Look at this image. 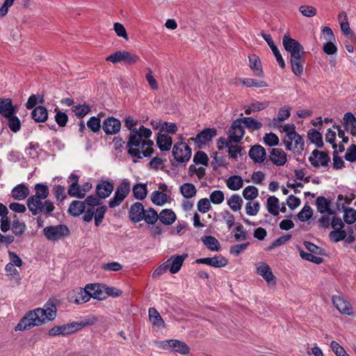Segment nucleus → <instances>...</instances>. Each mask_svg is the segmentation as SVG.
<instances>
[{
    "label": "nucleus",
    "mask_w": 356,
    "mask_h": 356,
    "mask_svg": "<svg viewBox=\"0 0 356 356\" xmlns=\"http://www.w3.org/2000/svg\"><path fill=\"white\" fill-rule=\"evenodd\" d=\"M289 116L290 108L284 106L278 111L277 117L273 119L271 124L275 127H280V122L286 120Z\"/></svg>",
    "instance_id": "36"
},
{
    "label": "nucleus",
    "mask_w": 356,
    "mask_h": 356,
    "mask_svg": "<svg viewBox=\"0 0 356 356\" xmlns=\"http://www.w3.org/2000/svg\"><path fill=\"white\" fill-rule=\"evenodd\" d=\"M249 156L254 162L261 163L266 159V152L262 146L257 145L250 149Z\"/></svg>",
    "instance_id": "25"
},
{
    "label": "nucleus",
    "mask_w": 356,
    "mask_h": 356,
    "mask_svg": "<svg viewBox=\"0 0 356 356\" xmlns=\"http://www.w3.org/2000/svg\"><path fill=\"white\" fill-rule=\"evenodd\" d=\"M240 81L243 85L249 88H266L268 86L266 81H257L256 79L250 78L240 79Z\"/></svg>",
    "instance_id": "48"
},
{
    "label": "nucleus",
    "mask_w": 356,
    "mask_h": 356,
    "mask_svg": "<svg viewBox=\"0 0 356 356\" xmlns=\"http://www.w3.org/2000/svg\"><path fill=\"white\" fill-rule=\"evenodd\" d=\"M131 184L127 179L123 180L118 186L114 196L109 201V207L114 208L119 206L129 193Z\"/></svg>",
    "instance_id": "8"
},
{
    "label": "nucleus",
    "mask_w": 356,
    "mask_h": 356,
    "mask_svg": "<svg viewBox=\"0 0 356 356\" xmlns=\"http://www.w3.org/2000/svg\"><path fill=\"white\" fill-rule=\"evenodd\" d=\"M42 198L29 197L27 200V207L32 215L36 216L39 213H44L45 215H51L55 209L54 203L46 200L44 202Z\"/></svg>",
    "instance_id": "3"
},
{
    "label": "nucleus",
    "mask_w": 356,
    "mask_h": 356,
    "mask_svg": "<svg viewBox=\"0 0 356 356\" xmlns=\"http://www.w3.org/2000/svg\"><path fill=\"white\" fill-rule=\"evenodd\" d=\"M156 346L163 350H170L173 352L186 355L189 352V347L187 344L179 340L168 339L155 342Z\"/></svg>",
    "instance_id": "7"
},
{
    "label": "nucleus",
    "mask_w": 356,
    "mask_h": 356,
    "mask_svg": "<svg viewBox=\"0 0 356 356\" xmlns=\"http://www.w3.org/2000/svg\"><path fill=\"white\" fill-rule=\"evenodd\" d=\"M343 124L345 129L356 138V118L352 113L348 112L344 114Z\"/></svg>",
    "instance_id": "23"
},
{
    "label": "nucleus",
    "mask_w": 356,
    "mask_h": 356,
    "mask_svg": "<svg viewBox=\"0 0 356 356\" xmlns=\"http://www.w3.org/2000/svg\"><path fill=\"white\" fill-rule=\"evenodd\" d=\"M202 241L204 245L211 251L218 252L220 250V244L214 236H203L202 237Z\"/></svg>",
    "instance_id": "39"
},
{
    "label": "nucleus",
    "mask_w": 356,
    "mask_h": 356,
    "mask_svg": "<svg viewBox=\"0 0 356 356\" xmlns=\"http://www.w3.org/2000/svg\"><path fill=\"white\" fill-rule=\"evenodd\" d=\"M96 321L97 318L95 317H92V321L90 322L81 323L74 322L70 324L54 326L49 330V335L51 337H55L58 335H67L79 330L83 326L92 325Z\"/></svg>",
    "instance_id": "5"
},
{
    "label": "nucleus",
    "mask_w": 356,
    "mask_h": 356,
    "mask_svg": "<svg viewBox=\"0 0 356 356\" xmlns=\"http://www.w3.org/2000/svg\"><path fill=\"white\" fill-rule=\"evenodd\" d=\"M270 159L273 164L282 166L287 161L286 153L281 148L272 149L270 154Z\"/></svg>",
    "instance_id": "21"
},
{
    "label": "nucleus",
    "mask_w": 356,
    "mask_h": 356,
    "mask_svg": "<svg viewBox=\"0 0 356 356\" xmlns=\"http://www.w3.org/2000/svg\"><path fill=\"white\" fill-rule=\"evenodd\" d=\"M15 108L10 99L0 98V114L4 117L14 114Z\"/></svg>",
    "instance_id": "32"
},
{
    "label": "nucleus",
    "mask_w": 356,
    "mask_h": 356,
    "mask_svg": "<svg viewBox=\"0 0 356 356\" xmlns=\"http://www.w3.org/2000/svg\"><path fill=\"white\" fill-rule=\"evenodd\" d=\"M217 135L216 129H205L199 133L194 138L195 143L204 144L212 140Z\"/></svg>",
    "instance_id": "24"
},
{
    "label": "nucleus",
    "mask_w": 356,
    "mask_h": 356,
    "mask_svg": "<svg viewBox=\"0 0 356 356\" xmlns=\"http://www.w3.org/2000/svg\"><path fill=\"white\" fill-rule=\"evenodd\" d=\"M309 160L311 164L315 167L326 166L330 161V157L327 153L315 149L312 152Z\"/></svg>",
    "instance_id": "16"
},
{
    "label": "nucleus",
    "mask_w": 356,
    "mask_h": 356,
    "mask_svg": "<svg viewBox=\"0 0 356 356\" xmlns=\"http://www.w3.org/2000/svg\"><path fill=\"white\" fill-rule=\"evenodd\" d=\"M330 347L337 356H350L344 348L335 341L330 343Z\"/></svg>",
    "instance_id": "64"
},
{
    "label": "nucleus",
    "mask_w": 356,
    "mask_h": 356,
    "mask_svg": "<svg viewBox=\"0 0 356 356\" xmlns=\"http://www.w3.org/2000/svg\"><path fill=\"white\" fill-rule=\"evenodd\" d=\"M34 188L35 191V194L31 196L30 197L46 199L49 194V188L45 184H37L35 185Z\"/></svg>",
    "instance_id": "44"
},
{
    "label": "nucleus",
    "mask_w": 356,
    "mask_h": 356,
    "mask_svg": "<svg viewBox=\"0 0 356 356\" xmlns=\"http://www.w3.org/2000/svg\"><path fill=\"white\" fill-rule=\"evenodd\" d=\"M90 111V106L86 104H79L73 107V112L77 118H81L86 115Z\"/></svg>",
    "instance_id": "56"
},
{
    "label": "nucleus",
    "mask_w": 356,
    "mask_h": 356,
    "mask_svg": "<svg viewBox=\"0 0 356 356\" xmlns=\"http://www.w3.org/2000/svg\"><path fill=\"white\" fill-rule=\"evenodd\" d=\"M176 214L171 209H163L159 215L160 221L166 225H172L176 220Z\"/></svg>",
    "instance_id": "33"
},
{
    "label": "nucleus",
    "mask_w": 356,
    "mask_h": 356,
    "mask_svg": "<svg viewBox=\"0 0 356 356\" xmlns=\"http://www.w3.org/2000/svg\"><path fill=\"white\" fill-rule=\"evenodd\" d=\"M260 209L259 202H248L245 207V213L250 216H256Z\"/></svg>",
    "instance_id": "53"
},
{
    "label": "nucleus",
    "mask_w": 356,
    "mask_h": 356,
    "mask_svg": "<svg viewBox=\"0 0 356 356\" xmlns=\"http://www.w3.org/2000/svg\"><path fill=\"white\" fill-rule=\"evenodd\" d=\"M172 154L177 162L184 163L190 160L192 152L190 147L181 141L174 145Z\"/></svg>",
    "instance_id": "10"
},
{
    "label": "nucleus",
    "mask_w": 356,
    "mask_h": 356,
    "mask_svg": "<svg viewBox=\"0 0 356 356\" xmlns=\"http://www.w3.org/2000/svg\"><path fill=\"white\" fill-rule=\"evenodd\" d=\"M300 13L305 17H312L316 15V9L312 6L302 5L299 7Z\"/></svg>",
    "instance_id": "61"
},
{
    "label": "nucleus",
    "mask_w": 356,
    "mask_h": 356,
    "mask_svg": "<svg viewBox=\"0 0 356 356\" xmlns=\"http://www.w3.org/2000/svg\"><path fill=\"white\" fill-rule=\"evenodd\" d=\"M43 233L48 240L58 241L64 237L68 236L70 232L66 225H58L45 227L43 230Z\"/></svg>",
    "instance_id": "9"
},
{
    "label": "nucleus",
    "mask_w": 356,
    "mask_h": 356,
    "mask_svg": "<svg viewBox=\"0 0 356 356\" xmlns=\"http://www.w3.org/2000/svg\"><path fill=\"white\" fill-rule=\"evenodd\" d=\"M67 193L71 197H75L77 198H83L85 197L84 193L76 183H72L70 186Z\"/></svg>",
    "instance_id": "55"
},
{
    "label": "nucleus",
    "mask_w": 356,
    "mask_h": 356,
    "mask_svg": "<svg viewBox=\"0 0 356 356\" xmlns=\"http://www.w3.org/2000/svg\"><path fill=\"white\" fill-rule=\"evenodd\" d=\"M149 318L153 325L158 327H164L165 323L155 308L151 307L149 309Z\"/></svg>",
    "instance_id": "40"
},
{
    "label": "nucleus",
    "mask_w": 356,
    "mask_h": 356,
    "mask_svg": "<svg viewBox=\"0 0 356 356\" xmlns=\"http://www.w3.org/2000/svg\"><path fill=\"white\" fill-rule=\"evenodd\" d=\"M5 118L8 119V125L12 131L16 133L20 129V120L17 116L11 114L10 116H6Z\"/></svg>",
    "instance_id": "52"
},
{
    "label": "nucleus",
    "mask_w": 356,
    "mask_h": 356,
    "mask_svg": "<svg viewBox=\"0 0 356 356\" xmlns=\"http://www.w3.org/2000/svg\"><path fill=\"white\" fill-rule=\"evenodd\" d=\"M186 257L187 254L171 256L165 261V264L168 265V269H169L172 274L178 273Z\"/></svg>",
    "instance_id": "17"
},
{
    "label": "nucleus",
    "mask_w": 356,
    "mask_h": 356,
    "mask_svg": "<svg viewBox=\"0 0 356 356\" xmlns=\"http://www.w3.org/2000/svg\"><path fill=\"white\" fill-rule=\"evenodd\" d=\"M264 143L270 147L279 144L280 140L277 136L273 133L266 134L264 137Z\"/></svg>",
    "instance_id": "63"
},
{
    "label": "nucleus",
    "mask_w": 356,
    "mask_h": 356,
    "mask_svg": "<svg viewBox=\"0 0 356 356\" xmlns=\"http://www.w3.org/2000/svg\"><path fill=\"white\" fill-rule=\"evenodd\" d=\"M256 273L261 275L268 284H275L276 279L269 265L264 262L256 264Z\"/></svg>",
    "instance_id": "14"
},
{
    "label": "nucleus",
    "mask_w": 356,
    "mask_h": 356,
    "mask_svg": "<svg viewBox=\"0 0 356 356\" xmlns=\"http://www.w3.org/2000/svg\"><path fill=\"white\" fill-rule=\"evenodd\" d=\"M156 143L161 151H168L172 147V139L167 134H159L156 138Z\"/></svg>",
    "instance_id": "30"
},
{
    "label": "nucleus",
    "mask_w": 356,
    "mask_h": 356,
    "mask_svg": "<svg viewBox=\"0 0 356 356\" xmlns=\"http://www.w3.org/2000/svg\"><path fill=\"white\" fill-rule=\"evenodd\" d=\"M242 194L246 200L250 202L258 197L259 190L254 186H248L243 190Z\"/></svg>",
    "instance_id": "47"
},
{
    "label": "nucleus",
    "mask_w": 356,
    "mask_h": 356,
    "mask_svg": "<svg viewBox=\"0 0 356 356\" xmlns=\"http://www.w3.org/2000/svg\"><path fill=\"white\" fill-rule=\"evenodd\" d=\"M226 185L227 188L232 191H238L242 188L243 180L238 175L231 176L227 179Z\"/></svg>",
    "instance_id": "41"
},
{
    "label": "nucleus",
    "mask_w": 356,
    "mask_h": 356,
    "mask_svg": "<svg viewBox=\"0 0 356 356\" xmlns=\"http://www.w3.org/2000/svg\"><path fill=\"white\" fill-rule=\"evenodd\" d=\"M209 200L214 204H220L225 200V195L222 191L216 190L209 196Z\"/></svg>",
    "instance_id": "58"
},
{
    "label": "nucleus",
    "mask_w": 356,
    "mask_h": 356,
    "mask_svg": "<svg viewBox=\"0 0 356 356\" xmlns=\"http://www.w3.org/2000/svg\"><path fill=\"white\" fill-rule=\"evenodd\" d=\"M283 46L290 53L291 57L303 56L305 54L302 46L287 35L283 37Z\"/></svg>",
    "instance_id": "11"
},
{
    "label": "nucleus",
    "mask_w": 356,
    "mask_h": 356,
    "mask_svg": "<svg viewBox=\"0 0 356 356\" xmlns=\"http://www.w3.org/2000/svg\"><path fill=\"white\" fill-rule=\"evenodd\" d=\"M179 188L185 199H193L196 196L197 188L193 184L186 182L180 185Z\"/></svg>",
    "instance_id": "27"
},
{
    "label": "nucleus",
    "mask_w": 356,
    "mask_h": 356,
    "mask_svg": "<svg viewBox=\"0 0 356 356\" xmlns=\"http://www.w3.org/2000/svg\"><path fill=\"white\" fill-rule=\"evenodd\" d=\"M113 191V184L108 181H104L100 184H97L96 186V193L99 197L100 198H106L108 197Z\"/></svg>",
    "instance_id": "26"
},
{
    "label": "nucleus",
    "mask_w": 356,
    "mask_h": 356,
    "mask_svg": "<svg viewBox=\"0 0 356 356\" xmlns=\"http://www.w3.org/2000/svg\"><path fill=\"white\" fill-rule=\"evenodd\" d=\"M33 119L38 122H44L47 120L48 112L45 107L39 106L35 107L32 111Z\"/></svg>",
    "instance_id": "37"
},
{
    "label": "nucleus",
    "mask_w": 356,
    "mask_h": 356,
    "mask_svg": "<svg viewBox=\"0 0 356 356\" xmlns=\"http://www.w3.org/2000/svg\"><path fill=\"white\" fill-rule=\"evenodd\" d=\"M90 300V296L88 294L86 288L74 291L69 295L70 302L76 305L86 303Z\"/></svg>",
    "instance_id": "19"
},
{
    "label": "nucleus",
    "mask_w": 356,
    "mask_h": 356,
    "mask_svg": "<svg viewBox=\"0 0 356 356\" xmlns=\"http://www.w3.org/2000/svg\"><path fill=\"white\" fill-rule=\"evenodd\" d=\"M267 210L273 215L277 216L280 213L279 200L275 196H270L267 200Z\"/></svg>",
    "instance_id": "43"
},
{
    "label": "nucleus",
    "mask_w": 356,
    "mask_h": 356,
    "mask_svg": "<svg viewBox=\"0 0 356 356\" xmlns=\"http://www.w3.org/2000/svg\"><path fill=\"white\" fill-rule=\"evenodd\" d=\"M134 197L138 200H143L147 194V185L137 184L133 187Z\"/></svg>",
    "instance_id": "49"
},
{
    "label": "nucleus",
    "mask_w": 356,
    "mask_h": 356,
    "mask_svg": "<svg viewBox=\"0 0 356 356\" xmlns=\"http://www.w3.org/2000/svg\"><path fill=\"white\" fill-rule=\"evenodd\" d=\"M308 137L310 141L312 143H314L318 147H321L323 146V143L322 136L318 131L312 130L308 134Z\"/></svg>",
    "instance_id": "57"
},
{
    "label": "nucleus",
    "mask_w": 356,
    "mask_h": 356,
    "mask_svg": "<svg viewBox=\"0 0 356 356\" xmlns=\"http://www.w3.org/2000/svg\"><path fill=\"white\" fill-rule=\"evenodd\" d=\"M243 204L242 198L237 194H234L227 200V204L234 211H238L241 209Z\"/></svg>",
    "instance_id": "45"
},
{
    "label": "nucleus",
    "mask_w": 356,
    "mask_h": 356,
    "mask_svg": "<svg viewBox=\"0 0 356 356\" xmlns=\"http://www.w3.org/2000/svg\"><path fill=\"white\" fill-rule=\"evenodd\" d=\"M286 149L296 154H301L304 150L305 141L298 133L285 134L282 138Z\"/></svg>",
    "instance_id": "4"
},
{
    "label": "nucleus",
    "mask_w": 356,
    "mask_h": 356,
    "mask_svg": "<svg viewBox=\"0 0 356 356\" xmlns=\"http://www.w3.org/2000/svg\"><path fill=\"white\" fill-rule=\"evenodd\" d=\"M195 262L197 264H207L215 268L225 267L228 264L227 259L222 255L197 259Z\"/></svg>",
    "instance_id": "15"
},
{
    "label": "nucleus",
    "mask_w": 356,
    "mask_h": 356,
    "mask_svg": "<svg viewBox=\"0 0 356 356\" xmlns=\"http://www.w3.org/2000/svg\"><path fill=\"white\" fill-rule=\"evenodd\" d=\"M239 120L250 131L259 130L262 127L261 122L251 117H245Z\"/></svg>",
    "instance_id": "42"
},
{
    "label": "nucleus",
    "mask_w": 356,
    "mask_h": 356,
    "mask_svg": "<svg viewBox=\"0 0 356 356\" xmlns=\"http://www.w3.org/2000/svg\"><path fill=\"white\" fill-rule=\"evenodd\" d=\"M152 134V131L143 125L140 126L138 131L129 134L127 143L129 154L138 159L150 157L154 152V141L150 140Z\"/></svg>",
    "instance_id": "1"
},
{
    "label": "nucleus",
    "mask_w": 356,
    "mask_h": 356,
    "mask_svg": "<svg viewBox=\"0 0 356 356\" xmlns=\"http://www.w3.org/2000/svg\"><path fill=\"white\" fill-rule=\"evenodd\" d=\"M85 288L90 298H93L99 300L106 298L104 292V285L99 284H88Z\"/></svg>",
    "instance_id": "18"
},
{
    "label": "nucleus",
    "mask_w": 356,
    "mask_h": 356,
    "mask_svg": "<svg viewBox=\"0 0 356 356\" xmlns=\"http://www.w3.org/2000/svg\"><path fill=\"white\" fill-rule=\"evenodd\" d=\"M343 220L348 225L354 223L356 221V210L351 207L344 208Z\"/></svg>",
    "instance_id": "50"
},
{
    "label": "nucleus",
    "mask_w": 356,
    "mask_h": 356,
    "mask_svg": "<svg viewBox=\"0 0 356 356\" xmlns=\"http://www.w3.org/2000/svg\"><path fill=\"white\" fill-rule=\"evenodd\" d=\"M106 209L107 208L106 206H100L98 207L95 211L94 210L95 224L97 227L102 222Z\"/></svg>",
    "instance_id": "59"
},
{
    "label": "nucleus",
    "mask_w": 356,
    "mask_h": 356,
    "mask_svg": "<svg viewBox=\"0 0 356 356\" xmlns=\"http://www.w3.org/2000/svg\"><path fill=\"white\" fill-rule=\"evenodd\" d=\"M241 148L238 143H231L227 147V152L230 158L236 159L241 154Z\"/></svg>",
    "instance_id": "62"
},
{
    "label": "nucleus",
    "mask_w": 356,
    "mask_h": 356,
    "mask_svg": "<svg viewBox=\"0 0 356 356\" xmlns=\"http://www.w3.org/2000/svg\"><path fill=\"white\" fill-rule=\"evenodd\" d=\"M86 206L85 202L79 200H74L71 202L68 211L73 216H79L83 213Z\"/></svg>",
    "instance_id": "38"
},
{
    "label": "nucleus",
    "mask_w": 356,
    "mask_h": 356,
    "mask_svg": "<svg viewBox=\"0 0 356 356\" xmlns=\"http://www.w3.org/2000/svg\"><path fill=\"white\" fill-rule=\"evenodd\" d=\"M245 134L242 123L239 119L234 120L228 131L229 140L234 143H238Z\"/></svg>",
    "instance_id": "12"
},
{
    "label": "nucleus",
    "mask_w": 356,
    "mask_h": 356,
    "mask_svg": "<svg viewBox=\"0 0 356 356\" xmlns=\"http://www.w3.org/2000/svg\"><path fill=\"white\" fill-rule=\"evenodd\" d=\"M332 301L336 309L343 315L351 316L353 314V309L350 303L339 296H334Z\"/></svg>",
    "instance_id": "13"
},
{
    "label": "nucleus",
    "mask_w": 356,
    "mask_h": 356,
    "mask_svg": "<svg viewBox=\"0 0 356 356\" xmlns=\"http://www.w3.org/2000/svg\"><path fill=\"white\" fill-rule=\"evenodd\" d=\"M143 216V220L149 225H154L159 219L158 213L152 208L145 209Z\"/></svg>",
    "instance_id": "46"
},
{
    "label": "nucleus",
    "mask_w": 356,
    "mask_h": 356,
    "mask_svg": "<svg viewBox=\"0 0 356 356\" xmlns=\"http://www.w3.org/2000/svg\"><path fill=\"white\" fill-rule=\"evenodd\" d=\"M313 215L312 209L307 204H305L301 211L298 213V218L302 221L305 222L309 220Z\"/></svg>",
    "instance_id": "54"
},
{
    "label": "nucleus",
    "mask_w": 356,
    "mask_h": 356,
    "mask_svg": "<svg viewBox=\"0 0 356 356\" xmlns=\"http://www.w3.org/2000/svg\"><path fill=\"white\" fill-rule=\"evenodd\" d=\"M249 66L255 76L259 77L264 76L261 63L257 56L252 55L249 56Z\"/></svg>",
    "instance_id": "28"
},
{
    "label": "nucleus",
    "mask_w": 356,
    "mask_h": 356,
    "mask_svg": "<svg viewBox=\"0 0 356 356\" xmlns=\"http://www.w3.org/2000/svg\"><path fill=\"white\" fill-rule=\"evenodd\" d=\"M151 200L154 204L163 206L170 200V196L169 194L155 191L151 194Z\"/></svg>",
    "instance_id": "34"
},
{
    "label": "nucleus",
    "mask_w": 356,
    "mask_h": 356,
    "mask_svg": "<svg viewBox=\"0 0 356 356\" xmlns=\"http://www.w3.org/2000/svg\"><path fill=\"white\" fill-rule=\"evenodd\" d=\"M121 127V122L116 118H108L103 122L102 129L106 134H115Z\"/></svg>",
    "instance_id": "20"
},
{
    "label": "nucleus",
    "mask_w": 356,
    "mask_h": 356,
    "mask_svg": "<svg viewBox=\"0 0 356 356\" xmlns=\"http://www.w3.org/2000/svg\"><path fill=\"white\" fill-rule=\"evenodd\" d=\"M292 72L298 76H300L303 73V56L291 57L290 59Z\"/></svg>",
    "instance_id": "31"
},
{
    "label": "nucleus",
    "mask_w": 356,
    "mask_h": 356,
    "mask_svg": "<svg viewBox=\"0 0 356 356\" xmlns=\"http://www.w3.org/2000/svg\"><path fill=\"white\" fill-rule=\"evenodd\" d=\"M299 252H300V256L301 257L302 259H305L309 261H312L314 264H320L323 261V258L320 257L318 255L306 252L301 249H299Z\"/></svg>",
    "instance_id": "51"
},
{
    "label": "nucleus",
    "mask_w": 356,
    "mask_h": 356,
    "mask_svg": "<svg viewBox=\"0 0 356 356\" xmlns=\"http://www.w3.org/2000/svg\"><path fill=\"white\" fill-rule=\"evenodd\" d=\"M317 210L321 213L332 215L334 212L330 209V202L324 197H318L316 199Z\"/></svg>",
    "instance_id": "35"
},
{
    "label": "nucleus",
    "mask_w": 356,
    "mask_h": 356,
    "mask_svg": "<svg viewBox=\"0 0 356 356\" xmlns=\"http://www.w3.org/2000/svg\"><path fill=\"white\" fill-rule=\"evenodd\" d=\"M138 55L126 50L117 51L106 58V61L113 64L124 62L127 65H133L139 60Z\"/></svg>",
    "instance_id": "6"
},
{
    "label": "nucleus",
    "mask_w": 356,
    "mask_h": 356,
    "mask_svg": "<svg viewBox=\"0 0 356 356\" xmlns=\"http://www.w3.org/2000/svg\"><path fill=\"white\" fill-rule=\"evenodd\" d=\"M56 316V307L47 302L42 308H38L26 314L15 327V330H26L35 326L45 324L53 321Z\"/></svg>",
    "instance_id": "2"
},
{
    "label": "nucleus",
    "mask_w": 356,
    "mask_h": 356,
    "mask_svg": "<svg viewBox=\"0 0 356 356\" xmlns=\"http://www.w3.org/2000/svg\"><path fill=\"white\" fill-rule=\"evenodd\" d=\"M330 238L334 242H339L346 237V232L343 229L332 231L329 234Z\"/></svg>",
    "instance_id": "60"
},
{
    "label": "nucleus",
    "mask_w": 356,
    "mask_h": 356,
    "mask_svg": "<svg viewBox=\"0 0 356 356\" xmlns=\"http://www.w3.org/2000/svg\"><path fill=\"white\" fill-rule=\"evenodd\" d=\"M30 193L29 188L24 184H19L14 187L11 191L12 197L17 200H23Z\"/></svg>",
    "instance_id": "29"
},
{
    "label": "nucleus",
    "mask_w": 356,
    "mask_h": 356,
    "mask_svg": "<svg viewBox=\"0 0 356 356\" xmlns=\"http://www.w3.org/2000/svg\"><path fill=\"white\" fill-rule=\"evenodd\" d=\"M144 211L145 209L142 203L137 202L133 204L129 212L131 220L134 222H138L143 220Z\"/></svg>",
    "instance_id": "22"
}]
</instances>
